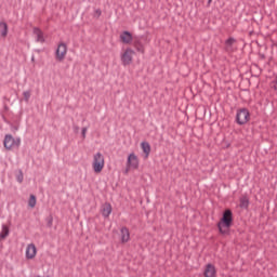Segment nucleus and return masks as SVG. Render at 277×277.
Wrapping results in <instances>:
<instances>
[{
	"label": "nucleus",
	"instance_id": "nucleus-1",
	"mask_svg": "<svg viewBox=\"0 0 277 277\" xmlns=\"http://www.w3.org/2000/svg\"><path fill=\"white\" fill-rule=\"evenodd\" d=\"M233 210H224L221 220L216 224L220 235H230V226H233Z\"/></svg>",
	"mask_w": 277,
	"mask_h": 277
},
{
	"label": "nucleus",
	"instance_id": "nucleus-2",
	"mask_svg": "<svg viewBox=\"0 0 277 277\" xmlns=\"http://www.w3.org/2000/svg\"><path fill=\"white\" fill-rule=\"evenodd\" d=\"M236 122L240 127L248 124V122H250V110H248V108H239L236 114Z\"/></svg>",
	"mask_w": 277,
	"mask_h": 277
},
{
	"label": "nucleus",
	"instance_id": "nucleus-3",
	"mask_svg": "<svg viewBox=\"0 0 277 277\" xmlns=\"http://www.w3.org/2000/svg\"><path fill=\"white\" fill-rule=\"evenodd\" d=\"M3 144L6 150H12V148H18V146H21V137L14 138L12 134H6L4 136Z\"/></svg>",
	"mask_w": 277,
	"mask_h": 277
},
{
	"label": "nucleus",
	"instance_id": "nucleus-4",
	"mask_svg": "<svg viewBox=\"0 0 277 277\" xmlns=\"http://www.w3.org/2000/svg\"><path fill=\"white\" fill-rule=\"evenodd\" d=\"M103 168H105V157H103V154L97 153L96 155H94L93 160L94 172L98 174V172H103Z\"/></svg>",
	"mask_w": 277,
	"mask_h": 277
},
{
	"label": "nucleus",
	"instance_id": "nucleus-5",
	"mask_svg": "<svg viewBox=\"0 0 277 277\" xmlns=\"http://www.w3.org/2000/svg\"><path fill=\"white\" fill-rule=\"evenodd\" d=\"M133 55H135V51L131 48L126 49V51L121 54V63L123 66H131L133 63Z\"/></svg>",
	"mask_w": 277,
	"mask_h": 277
},
{
	"label": "nucleus",
	"instance_id": "nucleus-6",
	"mask_svg": "<svg viewBox=\"0 0 277 277\" xmlns=\"http://www.w3.org/2000/svg\"><path fill=\"white\" fill-rule=\"evenodd\" d=\"M68 52V48L66 43L61 42L55 51V57L57 62H64V57H66V53Z\"/></svg>",
	"mask_w": 277,
	"mask_h": 277
},
{
	"label": "nucleus",
	"instance_id": "nucleus-7",
	"mask_svg": "<svg viewBox=\"0 0 277 277\" xmlns=\"http://www.w3.org/2000/svg\"><path fill=\"white\" fill-rule=\"evenodd\" d=\"M127 163L130 168H133L134 170H137V168H140V160H137V156H135V154H130L128 156Z\"/></svg>",
	"mask_w": 277,
	"mask_h": 277
},
{
	"label": "nucleus",
	"instance_id": "nucleus-8",
	"mask_svg": "<svg viewBox=\"0 0 277 277\" xmlns=\"http://www.w3.org/2000/svg\"><path fill=\"white\" fill-rule=\"evenodd\" d=\"M217 274V271L215 269V266L213 264H207L203 276L205 277H215Z\"/></svg>",
	"mask_w": 277,
	"mask_h": 277
},
{
	"label": "nucleus",
	"instance_id": "nucleus-9",
	"mask_svg": "<svg viewBox=\"0 0 277 277\" xmlns=\"http://www.w3.org/2000/svg\"><path fill=\"white\" fill-rule=\"evenodd\" d=\"M120 40L123 44H131V42H133V35L129 30H124L120 35Z\"/></svg>",
	"mask_w": 277,
	"mask_h": 277
},
{
	"label": "nucleus",
	"instance_id": "nucleus-10",
	"mask_svg": "<svg viewBox=\"0 0 277 277\" xmlns=\"http://www.w3.org/2000/svg\"><path fill=\"white\" fill-rule=\"evenodd\" d=\"M237 42V39H235L234 37H229L226 41H225V51L227 53H233L235 51L234 44Z\"/></svg>",
	"mask_w": 277,
	"mask_h": 277
},
{
	"label": "nucleus",
	"instance_id": "nucleus-11",
	"mask_svg": "<svg viewBox=\"0 0 277 277\" xmlns=\"http://www.w3.org/2000/svg\"><path fill=\"white\" fill-rule=\"evenodd\" d=\"M36 253H37L36 245L34 243L28 245L26 249V259H36Z\"/></svg>",
	"mask_w": 277,
	"mask_h": 277
},
{
	"label": "nucleus",
	"instance_id": "nucleus-12",
	"mask_svg": "<svg viewBox=\"0 0 277 277\" xmlns=\"http://www.w3.org/2000/svg\"><path fill=\"white\" fill-rule=\"evenodd\" d=\"M121 233V243H127L131 239V234L129 233V228L122 227L120 229Z\"/></svg>",
	"mask_w": 277,
	"mask_h": 277
},
{
	"label": "nucleus",
	"instance_id": "nucleus-13",
	"mask_svg": "<svg viewBox=\"0 0 277 277\" xmlns=\"http://www.w3.org/2000/svg\"><path fill=\"white\" fill-rule=\"evenodd\" d=\"M102 215L103 217H109L111 215V203L106 202L102 206Z\"/></svg>",
	"mask_w": 277,
	"mask_h": 277
},
{
	"label": "nucleus",
	"instance_id": "nucleus-14",
	"mask_svg": "<svg viewBox=\"0 0 277 277\" xmlns=\"http://www.w3.org/2000/svg\"><path fill=\"white\" fill-rule=\"evenodd\" d=\"M34 34L36 36V41L37 42H44V34L42 32V30L38 27L34 28Z\"/></svg>",
	"mask_w": 277,
	"mask_h": 277
},
{
	"label": "nucleus",
	"instance_id": "nucleus-15",
	"mask_svg": "<svg viewBox=\"0 0 277 277\" xmlns=\"http://www.w3.org/2000/svg\"><path fill=\"white\" fill-rule=\"evenodd\" d=\"M141 148L145 155V159H148V156L150 155V143L148 142H142Z\"/></svg>",
	"mask_w": 277,
	"mask_h": 277
},
{
	"label": "nucleus",
	"instance_id": "nucleus-16",
	"mask_svg": "<svg viewBox=\"0 0 277 277\" xmlns=\"http://www.w3.org/2000/svg\"><path fill=\"white\" fill-rule=\"evenodd\" d=\"M239 202L240 209L247 210L250 207V199L247 196L240 197Z\"/></svg>",
	"mask_w": 277,
	"mask_h": 277
},
{
	"label": "nucleus",
	"instance_id": "nucleus-17",
	"mask_svg": "<svg viewBox=\"0 0 277 277\" xmlns=\"http://www.w3.org/2000/svg\"><path fill=\"white\" fill-rule=\"evenodd\" d=\"M0 34L2 38H5L8 36V23L0 22Z\"/></svg>",
	"mask_w": 277,
	"mask_h": 277
},
{
	"label": "nucleus",
	"instance_id": "nucleus-18",
	"mask_svg": "<svg viewBox=\"0 0 277 277\" xmlns=\"http://www.w3.org/2000/svg\"><path fill=\"white\" fill-rule=\"evenodd\" d=\"M10 235V227L8 225H2V230L0 233V239H6Z\"/></svg>",
	"mask_w": 277,
	"mask_h": 277
},
{
	"label": "nucleus",
	"instance_id": "nucleus-19",
	"mask_svg": "<svg viewBox=\"0 0 277 277\" xmlns=\"http://www.w3.org/2000/svg\"><path fill=\"white\" fill-rule=\"evenodd\" d=\"M134 49H136L138 53H144V44L140 41H134Z\"/></svg>",
	"mask_w": 277,
	"mask_h": 277
},
{
	"label": "nucleus",
	"instance_id": "nucleus-20",
	"mask_svg": "<svg viewBox=\"0 0 277 277\" xmlns=\"http://www.w3.org/2000/svg\"><path fill=\"white\" fill-rule=\"evenodd\" d=\"M36 202H37V200H36L35 195H30V198H29V200H28V207H30L31 209H34V207H36Z\"/></svg>",
	"mask_w": 277,
	"mask_h": 277
},
{
	"label": "nucleus",
	"instance_id": "nucleus-21",
	"mask_svg": "<svg viewBox=\"0 0 277 277\" xmlns=\"http://www.w3.org/2000/svg\"><path fill=\"white\" fill-rule=\"evenodd\" d=\"M24 175H23V170H18L16 173V181L17 183H23Z\"/></svg>",
	"mask_w": 277,
	"mask_h": 277
},
{
	"label": "nucleus",
	"instance_id": "nucleus-22",
	"mask_svg": "<svg viewBox=\"0 0 277 277\" xmlns=\"http://www.w3.org/2000/svg\"><path fill=\"white\" fill-rule=\"evenodd\" d=\"M23 96L26 103H29V98H31V91H24Z\"/></svg>",
	"mask_w": 277,
	"mask_h": 277
},
{
	"label": "nucleus",
	"instance_id": "nucleus-23",
	"mask_svg": "<svg viewBox=\"0 0 277 277\" xmlns=\"http://www.w3.org/2000/svg\"><path fill=\"white\" fill-rule=\"evenodd\" d=\"M48 226H49V228H51V226H53V216H50L48 219Z\"/></svg>",
	"mask_w": 277,
	"mask_h": 277
},
{
	"label": "nucleus",
	"instance_id": "nucleus-24",
	"mask_svg": "<svg viewBox=\"0 0 277 277\" xmlns=\"http://www.w3.org/2000/svg\"><path fill=\"white\" fill-rule=\"evenodd\" d=\"M85 133H88V128H82L81 135L83 138H85Z\"/></svg>",
	"mask_w": 277,
	"mask_h": 277
},
{
	"label": "nucleus",
	"instance_id": "nucleus-25",
	"mask_svg": "<svg viewBox=\"0 0 277 277\" xmlns=\"http://www.w3.org/2000/svg\"><path fill=\"white\" fill-rule=\"evenodd\" d=\"M101 14H102L101 9H97L95 11V16L98 18V17H101Z\"/></svg>",
	"mask_w": 277,
	"mask_h": 277
},
{
	"label": "nucleus",
	"instance_id": "nucleus-26",
	"mask_svg": "<svg viewBox=\"0 0 277 277\" xmlns=\"http://www.w3.org/2000/svg\"><path fill=\"white\" fill-rule=\"evenodd\" d=\"M274 83H275V90H277V76H276V78H275Z\"/></svg>",
	"mask_w": 277,
	"mask_h": 277
},
{
	"label": "nucleus",
	"instance_id": "nucleus-27",
	"mask_svg": "<svg viewBox=\"0 0 277 277\" xmlns=\"http://www.w3.org/2000/svg\"><path fill=\"white\" fill-rule=\"evenodd\" d=\"M17 130H18V127H16V126L12 127V131H17Z\"/></svg>",
	"mask_w": 277,
	"mask_h": 277
},
{
	"label": "nucleus",
	"instance_id": "nucleus-28",
	"mask_svg": "<svg viewBox=\"0 0 277 277\" xmlns=\"http://www.w3.org/2000/svg\"><path fill=\"white\" fill-rule=\"evenodd\" d=\"M212 2H213V0H208V8H209V5H211Z\"/></svg>",
	"mask_w": 277,
	"mask_h": 277
},
{
	"label": "nucleus",
	"instance_id": "nucleus-29",
	"mask_svg": "<svg viewBox=\"0 0 277 277\" xmlns=\"http://www.w3.org/2000/svg\"><path fill=\"white\" fill-rule=\"evenodd\" d=\"M35 60H36V58L32 56V57H31V62H35Z\"/></svg>",
	"mask_w": 277,
	"mask_h": 277
}]
</instances>
